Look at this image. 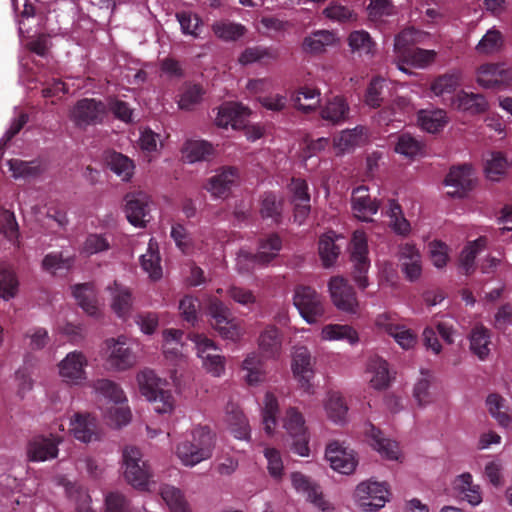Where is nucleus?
<instances>
[{
	"label": "nucleus",
	"mask_w": 512,
	"mask_h": 512,
	"mask_svg": "<svg viewBox=\"0 0 512 512\" xmlns=\"http://www.w3.org/2000/svg\"><path fill=\"white\" fill-rule=\"evenodd\" d=\"M183 159L188 163L208 161L214 153L211 143L205 140H187L182 149Z\"/></svg>",
	"instance_id": "c85d7f7f"
},
{
	"label": "nucleus",
	"mask_w": 512,
	"mask_h": 512,
	"mask_svg": "<svg viewBox=\"0 0 512 512\" xmlns=\"http://www.w3.org/2000/svg\"><path fill=\"white\" fill-rule=\"evenodd\" d=\"M351 206L355 217L364 222L372 221V216L379 210V202L372 199L366 186L353 189Z\"/></svg>",
	"instance_id": "4be33fe9"
},
{
	"label": "nucleus",
	"mask_w": 512,
	"mask_h": 512,
	"mask_svg": "<svg viewBox=\"0 0 512 512\" xmlns=\"http://www.w3.org/2000/svg\"><path fill=\"white\" fill-rule=\"evenodd\" d=\"M112 297V310L120 317L125 318L132 307V296L128 288L119 285L116 281L109 287Z\"/></svg>",
	"instance_id": "e433bc0d"
},
{
	"label": "nucleus",
	"mask_w": 512,
	"mask_h": 512,
	"mask_svg": "<svg viewBox=\"0 0 512 512\" xmlns=\"http://www.w3.org/2000/svg\"><path fill=\"white\" fill-rule=\"evenodd\" d=\"M211 326L224 339L237 340L240 337L239 328L232 317L229 308L218 298H211L208 305Z\"/></svg>",
	"instance_id": "0eeeda50"
},
{
	"label": "nucleus",
	"mask_w": 512,
	"mask_h": 512,
	"mask_svg": "<svg viewBox=\"0 0 512 512\" xmlns=\"http://www.w3.org/2000/svg\"><path fill=\"white\" fill-rule=\"evenodd\" d=\"M87 358L82 352L73 351L59 363V373L63 380L71 384H80L86 379Z\"/></svg>",
	"instance_id": "a211bd4d"
},
{
	"label": "nucleus",
	"mask_w": 512,
	"mask_h": 512,
	"mask_svg": "<svg viewBox=\"0 0 512 512\" xmlns=\"http://www.w3.org/2000/svg\"><path fill=\"white\" fill-rule=\"evenodd\" d=\"M259 348L266 357H275L281 350V333L275 326L267 327L259 336Z\"/></svg>",
	"instance_id": "37998d69"
},
{
	"label": "nucleus",
	"mask_w": 512,
	"mask_h": 512,
	"mask_svg": "<svg viewBox=\"0 0 512 512\" xmlns=\"http://www.w3.org/2000/svg\"><path fill=\"white\" fill-rule=\"evenodd\" d=\"M160 254L157 242L150 240L147 252L140 257L141 267L153 280L162 277V268L160 265Z\"/></svg>",
	"instance_id": "ea45409f"
},
{
	"label": "nucleus",
	"mask_w": 512,
	"mask_h": 512,
	"mask_svg": "<svg viewBox=\"0 0 512 512\" xmlns=\"http://www.w3.org/2000/svg\"><path fill=\"white\" fill-rule=\"evenodd\" d=\"M104 160L106 166L123 181H129L132 178L135 165L126 155L113 150L107 151Z\"/></svg>",
	"instance_id": "bb28decb"
},
{
	"label": "nucleus",
	"mask_w": 512,
	"mask_h": 512,
	"mask_svg": "<svg viewBox=\"0 0 512 512\" xmlns=\"http://www.w3.org/2000/svg\"><path fill=\"white\" fill-rule=\"evenodd\" d=\"M318 249L323 266L326 268L335 264L341 252L340 247L335 244V239L329 234L320 237Z\"/></svg>",
	"instance_id": "864d4df0"
},
{
	"label": "nucleus",
	"mask_w": 512,
	"mask_h": 512,
	"mask_svg": "<svg viewBox=\"0 0 512 512\" xmlns=\"http://www.w3.org/2000/svg\"><path fill=\"white\" fill-rule=\"evenodd\" d=\"M283 200L278 199L275 193L267 192L263 195L260 206V215L264 220H271L273 224L282 222Z\"/></svg>",
	"instance_id": "58836bf2"
},
{
	"label": "nucleus",
	"mask_w": 512,
	"mask_h": 512,
	"mask_svg": "<svg viewBox=\"0 0 512 512\" xmlns=\"http://www.w3.org/2000/svg\"><path fill=\"white\" fill-rule=\"evenodd\" d=\"M74 261V256H65L62 252H51L43 258L42 267L51 273L62 270L68 271L72 268Z\"/></svg>",
	"instance_id": "4d7b16f0"
},
{
	"label": "nucleus",
	"mask_w": 512,
	"mask_h": 512,
	"mask_svg": "<svg viewBox=\"0 0 512 512\" xmlns=\"http://www.w3.org/2000/svg\"><path fill=\"white\" fill-rule=\"evenodd\" d=\"M279 411L278 401L273 393L267 392L264 398V407L262 409V422L267 435H272L277 425V415Z\"/></svg>",
	"instance_id": "09e8293b"
},
{
	"label": "nucleus",
	"mask_w": 512,
	"mask_h": 512,
	"mask_svg": "<svg viewBox=\"0 0 512 512\" xmlns=\"http://www.w3.org/2000/svg\"><path fill=\"white\" fill-rule=\"evenodd\" d=\"M60 437L53 434L33 436L27 443V459L31 462H44L58 456Z\"/></svg>",
	"instance_id": "ddd939ff"
},
{
	"label": "nucleus",
	"mask_w": 512,
	"mask_h": 512,
	"mask_svg": "<svg viewBox=\"0 0 512 512\" xmlns=\"http://www.w3.org/2000/svg\"><path fill=\"white\" fill-rule=\"evenodd\" d=\"M176 18L180 24L184 35H191L194 38L199 37L198 28L203 24L202 19L197 14L182 11L176 13Z\"/></svg>",
	"instance_id": "338daca9"
},
{
	"label": "nucleus",
	"mask_w": 512,
	"mask_h": 512,
	"mask_svg": "<svg viewBox=\"0 0 512 512\" xmlns=\"http://www.w3.org/2000/svg\"><path fill=\"white\" fill-rule=\"evenodd\" d=\"M334 34L328 30H317L305 37L302 48L306 53L319 54L325 51L326 46L333 44Z\"/></svg>",
	"instance_id": "79ce46f5"
},
{
	"label": "nucleus",
	"mask_w": 512,
	"mask_h": 512,
	"mask_svg": "<svg viewBox=\"0 0 512 512\" xmlns=\"http://www.w3.org/2000/svg\"><path fill=\"white\" fill-rule=\"evenodd\" d=\"M139 391L159 414L171 413L175 399L172 392L162 387L163 383L152 370H143L137 375Z\"/></svg>",
	"instance_id": "7ed1b4c3"
},
{
	"label": "nucleus",
	"mask_w": 512,
	"mask_h": 512,
	"mask_svg": "<svg viewBox=\"0 0 512 512\" xmlns=\"http://www.w3.org/2000/svg\"><path fill=\"white\" fill-rule=\"evenodd\" d=\"M226 414L227 422L234 437L240 440L247 439L249 436V425L240 408L233 403H229L226 407Z\"/></svg>",
	"instance_id": "4c0bfd02"
},
{
	"label": "nucleus",
	"mask_w": 512,
	"mask_h": 512,
	"mask_svg": "<svg viewBox=\"0 0 512 512\" xmlns=\"http://www.w3.org/2000/svg\"><path fill=\"white\" fill-rule=\"evenodd\" d=\"M19 281L14 269L0 264V297L4 300L14 298L18 293Z\"/></svg>",
	"instance_id": "c03bdc74"
},
{
	"label": "nucleus",
	"mask_w": 512,
	"mask_h": 512,
	"mask_svg": "<svg viewBox=\"0 0 512 512\" xmlns=\"http://www.w3.org/2000/svg\"><path fill=\"white\" fill-rule=\"evenodd\" d=\"M96 427L95 418L88 414L76 413L70 420V431L77 440L85 443L97 439Z\"/></svg>",
	"instance_id": "a878e982"
},
{
	"label": "nucleus",
	"mask_w": 512,
	"mask_h": 512,
	"mask_svg": "<svg viewBox=\"0 0 512 512\" xmlns=\"http://www.w3.org/2000/svg\"><path fill=\"white\" fill-rule=\"evenodd\" d=\"M292 371L304 392L312 394L313 385L311 380L314 377V361L306 347L295 348L292 357Z\"/></svg>",
	"instance_id": "4468645a"
},
{
	"label": "nucleus",
	"mask_w": 512,
	"mask_h": 512,
	"mask_svg": "<svg viewBox=\"0 0 512 512\" xmlns=\"http://www.w3.org/2000/svg\"><path fill=\"white\" fill-rule=\"evenodd\" d=\"M460 85L458 73H446L437 77L431 84V91L436 96L452 94Z\"/></svg>",
	"instance_id": "052dcab7"
},
{
	"label": "nucleus",
	"mask_w": 512,
	"mask_h": 512,
	"mask_svg": "<svg viewBox=\"0 0 512 512\" xmlns=\"http://www.w3.org/2000/svg\"><path fill=\"white\" fill-rule=\"evenodd\" d=\"M444 184L451 197H464L473 188L472 169L469 165L452 167L445 177Z\"/></svg>",
	"instance_id": "f3484780"
},
{
	"label": "nucleus",
	"mask_w": 512,
	"mask_h": 512,
	"mask_svg": "<svg viewBox=\"0 0 512 512\" xmlns=\"http://www.w3.org/2000/svg\"><path fill=\"white\" fill-rule=\"evenodd\" d=\"M211 29L214 35L224 42H235L242 38L247 32L244 25L229 20L215 21Z\"/></svg>",
	"instance_id": "72a5a7b5"
},
{
	"label": "nucleus",
	"mask_w": 512,
	"mask_h": 512,
	"mask_svg": "<svg viewBox=\"0 0 512 512\" xmlns=\"http://www.w3.org/2000/svg\"><path fill=\"white\" fill-rule=\"evenodd\" d=\"M355 497L363 511H377L388 501L389 490L385 482H361L356 487Z\"/></svg>",
	"instance_id": "9d476101"
},
{
	"label": "nucleus",
	"mask_w": 512,
	"mask_h": 512,
	"mask_svg": "<svg viewBox=\"0 0 512 512\" xmlns=\"http://www.w3.org/2000/svg\"><path fill=\"white\" fill-rule=\"evenodd\" d=\"M282 249V239L276 233H271L259 240L258 252L249 255L255 264L267 265L273 261Z\"/></svg>",
	"instance_id": "b1692460"
},
{
	"label": "nucleus",
	"mask_w": 512,
	"mask_h": 512,
	"mask_svg": "<svg viewBox=\"0 0 512 512\" xmlns=\"http://www.w3.org/2000/svg\"><path fill=\"white\" fill-rule=\"evenodd\" d=\"M107 115L104 102L94 98H83L76 102L71 111V120L79 128L101 124Z\"/></svg>",
	"instance_id": "6e6552de"
},
{
	"label": "nucleus",
	"mask_w": 512,
	"mask_h": 512,
	"mask_svg": "<svg viewBox=\"0 0 512 512\" xmlns=\"http://www.w3.org/2000/svg\"><path fill=\"white\" fill-rule=\"evenodd\" d=\"M73 296L77 300L79 306L91 316H95L98 313V307L96 303V295L93 289V285L90 283L78 284L73 288Z\"/></svg>",
	"instance_id": "a19ab883"
},
{
	"label": "nucleus",
	"mask_w": 512,
	"mask_h": 512,
	"mask_svg": "<svg viewBox=\"0 0 512 512\" xmlns=\"http://www.w3.org/2000/svg\"><path fill=\"white\" fill-rule=\"evenodd\" d=\"M350 276L357 287L364 291L369 286L368 272L371 266L366 233L356 230L348 246Z\"/></svg>",
	"instance_id": "f03ea898"
},
{
	"label": "nucleus",
	"mask_w": 512,
	"mask_h": 512,
	"mask_svg": "<svg viewBox=\"0 0 512 512\" xmlns=\"http://www.w3.org/2000/svg\"><path fill=\"white\" fill-rule=\"evenodd\" d=\"M328 417L335 423H343L348 412L347 404L338 392L329 393L325 403Z\"/></svg>",
	"instance_id": "5fc2aeb1"
},
{
	"label": "nucleus",
	"mask_w": 512,
	"mask_h": 512,
	"mask_svg": "<svg viewBox=\"0 0 512 512\" xmlns=\"http://www.w3.org/2000/svg\"><path fill=\"white\" fill-rule=\"evenodd\" d=\"M348 45L352 52L358 54H370L374 48V42L370 34L364 30L353 31L348 36Z\"/></svg>",
	"instance_id": "680f3d73"
},
{
	"label": "nucleus",
	"mask_w": 512,
	"mask_h": 512,
	"mask_svg": "<svg viewBox=\"0 0 512 512\" xmlns=\"http://www.w3.org/2000/svg\"><path fill=\"white\" fill-rule=\"evenodd\" d=\"M325 457L331 468L341 474H351L357 465L354 451L344 447L338 441L330 442L327 445Z\"/></svg>",
	"instance_id": "dca6fc26"
},
{
	"label": "nucleus",
	"mask_w": 512,
	"mask_h": 512,
	"mask_svg": "<svg viewBox=\"0 0 512 512\" xmlns=\"http://www.w3.org/2000/svg\"><path fill=\"white\" fill-rule=\"evenodd\" d=\"M435 58L436 52L434 50L414 47L410 51L405 52V56L398 60L397 66L402 71H406L403 66L404 64L411 65L415 68H426L434 62Z\"/></svg>",
	"instance_id": "473e14b6"
},
{
	"label": "nucleus",
	"mask_w": 512,
	"mask_h": 512,
	"mask_svg": "<svg viewBox=\"0 0 512 512\" xmlns=\"http://www.w3.org/2000/svg\"><path fill=\"white\" fill-rule=\"evenodd\" d=\"M477 82L487 89H505L512 83V72L504 63H487L478 68Z\"/></svg>",
	"instance_id": "f8f14e48"
},
{
	"label": "nucleus",
	"mask_w": 512,
	"mask_h": 512,
	"mask_svg": "<svg viewBox=\"0 0 512 512\" xmlns=\"http://www.w3.org/2000/svg\"><path fill=\"white\" fill-rule=\"evenodd\" d=\"M293 301L302 318L310 324L318 322L325 314L322 296L310 286H296Z\"/></svg>",
	"instance_id": "39448f33"
},
{
	"label": "nucleus",
	"mask_w": 512,
	"mask_h": 512,
	"mask_svg": "<svg viewBox=\"0 0 512 512\" xmlns=\"http://www.w3.org/2000/svg\"><path fill=\"white\" fill-rule=\"evenodd\" d=\"M247 115V108L239 103L226 102L219 107L216 124L219 127L231 126L237 128L243 122V117Z\"/></svg>",
	"instance_id": "cd10ccee"
},
{
	"label": "nucleus",
	"mask_w": 512,
	"mask_h": 512,
	"mask_svg": "<svg viewBox=\"0 0 512 512\" xmlns=\"http://www.w3.org/2000/svg\"><path fill=\"white\" fill-rule=\"evenodd\" d=\"M284 428L292 439L291 450L300 456H308L310 449L305 420L296 408L290 407L286 411Z\"/></svg>",
	"instance_id": "1a4fd4ad"
},
{
	"label": "nucleus",
	"mask_w": 512,
	"mask_h": 512,
	"mask_svg": "<svg viewBox=\"0 0 512 512\" xmlns=\"http://www.w3.org/2000/svg\"><path fill=\"white\" fill-rule=\"evenodd\" d=\"M457 106L470 115H479L485 113L489 105L484 95L461 91L457 95Z\"/></svg>",
	"instance_id": "2f4dec72"
},
{
	"label": "nucleus",
	"mask_w": 512,
	"mask_h": 512,
	"mask_svg": "<svg viewBox=\"0 0 512 512\" xmlns=\"http://www.w3.org/2000/svg\"><path fill=\"white\" fill-rule=\"evenodd\" d=\"M418 118L422 129L429 133L439 132L447 123L446 112L441 109L422 110Z\"/></svg>",
	"instance_id": "de8ad7c7"
},
{
	"label": "nucleus",
	"mask_w": 512,
	"mask_h": 512,
	"mask_svg": "<svg viewBox=\"0 0 512 512\" xmlns=\"http://www.w3.org/2000/svg\"><path fill=\"white\" fill-rule=\"evenodd\" d=\"M368 370L373 373L370 383L373 388L382 390L388 387L390 375L388 363L379 357L371 358L368 364Z\"/></svg>",
	"instance_id": "a18cd8bd"
},
{
	"label": "nucleus",
	"mask_w": 512,
	"mask_h": 512,
	"mask_svg": "<svg viewBox=\"0 0 512 512\" xmlns=\"http://www.w3.org/2000/svg\"><path fill=\"white\" fill-rule=\"evenodd\" d=\"M122 458L126 481L137 489H148L151 478L150 467L142 459L140 450L134 446H127L123 450Z\"/></svg>",
	"instance_id": "20e7f679"
},
{
	"label": "nucleus",
	"mask_w": 512,
	"mask_h": 512,
	"mask_svg": "<svg viewBox=\"0 0 512 512\" xmlns=\"http://www.w3.org/2000/svg\"><path fill=\"white\" fill-rule=\"evenodd\" d=\"M149 197L143 192L126 196L125 213L127 220L136 227H145L149 221Z\"/></svg>",
	"instance_id": "aec40b11"
},
{
	"label": "nucleus",
	"mask_w": 512,
	"mask_h": 512,
	"mask_svg": "<svg viewBox=\"0 0 512 512\" xmlns=\"http://www.w3.org/2000/svg\"><path fill=\"white\" fill-rule=\"evenodd\" d=\"M332 303L345 313L356 315L360 312V302L354 287L343 276H333L328 283Z\"/></svg>",
	"instance_id": "423d86ee"
},
{
	"label": "nucleus",
	"mask_w": 512,
	"mask_h": 512,
	"mask_svg": "<svg viewBox=\"0 0 512 512\" xmlns=\"http://www.w3.org/2000/svg\"><path fill=\"white\" fill-rule=\"evenodd\" d=\"M66 493L75 506V512H94L91 508V497L87 490L77 484H68Z\"/></svg>",
	"instance_id": "6e6d98bb"
},
{
	"label": "nucleus",
	"mask_w": 512,
	"mask_h": 512,
	"mask_svg": "<svg viewBox=\"0 0 512 512\" xmlns=\"http://www.w3.org/2000/svg\"><path fill=\"white\" fill-rule=\"evenodd\" d=\"M160 495L165 503L169 506L171 512L187 507L183 493L180 489L174 486L163 485L160 488Z\"/></svg>",
	"instance_id": "69168bd1"
},
{
	"label": "nucleus",
	"mask_w": 512,
	"mask_h": 512,
	"mask_svg": "<svg viewBox=\"0 0 512 512\" xmlns=\"http://www.w3.org/2000/svg\"><path fill=\"white\" fill-rule=\"evenodd\" d=\"M215 446V435L209 427L199 426L193 429L191 439L178 444L176 454L185 466H195L209 459Z\"/></svg>",
	"instance_id": "f257e3e1"
},
{
	"label": "nucleus",
	"mask_w": 512,
	"mask_h": 512,
	"mask_svg": "<svg viewBox=\"0 0 512 512\" xmlns=\"http://www.w3.org/2000/svg\"><path fill=\"white\" fill-rule=\"evenodd\" d=\"M419 253L415 246L406 244L401 249V258L409 259L408 262H403V271L405 276L410 281L417 280L421 275V265L419 261Z\"/></svg>",
	"instance_id": "8fccbe9b"
},
{
	"label": "nucleus",
	"mask_w": 512,
	"mask_h": 512,
	"mask_svg": "<svg viewBox=\"0 0 512 512\" xmlns=\"http://www.w3.org/2000/svg\"><path fill=\"white\" fill-rule=\"evenodd\" d=\"M239 179V170L233 166L220 168L217 173L209 179L207 190L216 198H226L231 188Z\"/></svg>",
	"instance_id": "412c9836"
},
{
	"label": "nucleus",
	"mask_w": 512,
	"mask_h": 512,
	"mask_svg": "<svg viewBox=\"0 0 512 512\" xmlns=\"http://www.w3.org/2000/svg\"><path fill=\"white\" fill-rule=\"evenodd\" d=\"M321 334L325 340H347L350 344L358 341V333L349 325L329 324L323 327Z\"/></svg>",
	"instance_id": "3c124183"
},
{
	"label": "nucleus",
	"mask_w": 512,
	"mask_h": 512,
	"mask_svg": "<svg viewBox=\"0 0 512 512\" xmlns=\"http://www.w3.org/2000/svg\"><path fill=\"white\" fill-rule=\"evenodd\" d=\"M453 489L472 506H476L482 501L480 488L478 485L473 484L470 473H463L457 476L453 481Z\"/></svg>",
	"instance_id": "c756f323"
},
{
	"label": "nucleus",
	"mask_w": 512,
	"mask_h": 512,
	"mask_svg": "<svg viewBox=\"0 0 512 512\" xmlns=\"http://www.w3.org/2000/svg\"><path fill=\"white\" fill-rule=\"evenodd\" d=\"M205 91L201 85L186 84L180 94L178 101L179 108L182 110H192L203 98Z\"/></svg>",
	"instance_id": "13d9d810"
},
{
	"label": "nucleus",
	"mask_w": 512,
	"mask_h": 512,
	"mask_svg": "<svg viewBox=\"0 0 512 512\" xmlns=\"http://www.w3.org/2000/svg\"><path fill=\"white\" fill-rule=\"evenodd\" d=\"M470 349L480 359L484 360L490 353L491 333L483 325L475 326L469 335Z\"/></svg>",
	"instance_id": "7c9ffc66"
},
{
	"label": "nucleus",
	"mask_w": 512,
	"mask_h": 512,
	"mask_svg": "<svg viewBox=\"0 0 512 512\" xmlns=\"http://www.w3.org/2000/svg\"><path fill=\"white\" fill-rule=\"evenodd\" d=\"M197 355L202 359L203 366L213 376H220L225 370L224 358L218 353L215 343L205 335H191Z\"/></svg>",
	"instance_id": "9b49d317"
},
{
	"label": "nucleus",
	"mask_w": 512,
	"mask_h": 512,
	"mask_svg": "<svg viewBox=\"0 0 512 512\" xmlns=\"http://www.w3.org/2000/svg\"><path fill=\"white\" fill-rule=\"evenodd\" d=\"M293 487L307 496V500L322 511L330 509L329 503L324 499L321 487L301 472L291 474Z\"/></svg>",
	"instance_id": "5701e85b"
},
{
	"label": "nucleus",
	"mask_w": 512,
	"mask_h": 512,
	"mask_svg": "<svg viewBox=\"0 0 512 512\" xmlns=\"http://www.w3.org/2000/svg\"><path fill=\"white\" fill-rule=\"evenodd\" d=\"M395 151L405 157L414 158L425 152V144L409 133H403L398 137Z\"/></svg>",
	"instance_id": "49530a36"
},
{
	"label": "nucleus",
	"mask_w": 512,
	"mask_h": 512,
	"mask_svg": "<svg viewBox=\"0 0 512 512\" xmlns=\"http://www.w3.org/2000/svg\"><path fill=\"white\" fill-rule=\"evenodd\" d=\"M504 44V39L500 31L489 29L476 46L481 54H492L498 52Z\"/></svg>",
	"instance_id": "e2e57ef3"
},
{
	"label": "nucleus",
	"mask_w": 512,
	"mask_h": 512,
	"mask_svg": "<svg viewBox=\"0 0 512 512\" xmlns=\"http://www.w3.org/2000/svg\"><path fill=\"white\" fill-rule=\"evenodd\" d=\"M292 100L298 110L308 113L320 102V91L316 88L302 87L292 96Z\"/></svg>",
	"instance_id": "603ef678"
},
{
	"label": "nucleus",
	"mask_w": 512,
	"mask_h": 512,
	"mask_svg": "<svg viewBox=\"0 0 512 512\" xmlns=\"http://www.w3.org/2000/svg\"><path fill=\"white\" fill-rule=\"evenodd\" d=\"M485 238L469 242L461 251L459 257V269L465 275H470L475 271V259L485 246Z\"/></svg>",
	"instance_id": "c9c22d12"
},
{
	"label": "nucleus",
	"mask_w": 512,
	"mask_h": 512,
	"mask_svg": "<svg viewBox=\"0 0 512 512\" xmlns=\"http://www.w3.org/2000/svg\"><path fill=\"white\" fill-rule=\"evenodd\" d=\"M95 390L114 404H122L127 401L121 387L108 379H100L95 382Z\"/></svg>",
	"instance_id": "bf43d9fd"
},
{
	"label": "nucleus",
	"mask_w": 512,
	"mask_h": 512,
	"mask_svg": "<svg viewBox=\"0 0 512 512\" xmlns=\"http://www.w3.org/2000/svg\"><path fill=\"white\" fill-rule=\"evenodd\" d=\"M375 324L378 328L392 336L403 349L408 350L416 344V335L405 326L395 323L394 318L389 314L383 313L378 315Z\"/></svg>",
	"instance_id": "6ab92c4d"
},
{
	"label": "nucleus",
	"mask_w": 512,
	"mask_h": 512,
	"mask_svg": "<svg viewBox=\"0 0 512 512\" xmlns=\"http://www.w3.org/2000/svg\"><path fill=\"white\" fill-rule=\"evenodd\" d=\"M198 309L199 301L197 298L186 295L180 300L179 310L181 316L183 320L191 326H194L198 321Z\"/></svg>",
	"instance_id": "774afa93"
},
{
	"label": "nucleus",
	"mask_w": 512,
	"mask_h": 512,
	"mask_svg": "<svg viewBox=\"0 0 512 512\" xmlns=\"http://www.w3.org/2000/svg\"><path fill=\"white\" fill-rule=\"evenodd\" d=\"M418 31L414 28H408L401 31L395 38L394 51L396 53L397 60H400L405 56L406 51H410L414 48L416 36Z\"/></svg>",
	"instance_id": "0e129e2a"
},
{
	"label": "nucleus",
	"mask_w": 512,
	"mask_h": 512,
	"mask_svg": "<svg viewBox=\"0 0 512 512\" xmlns=\"http://www.w3.org/2000/svg\"><path fill=\"white\" fill-rule=\"evenodd\" d=\"M107 346L110 351L107 362L111 368L124 371L135 365L136 355L124 336L107 340Z\"/></svg>",
	"instance_id": "2eb2a0df"
},
{
	"label": "nucleus",
	"mask_w": 512,
	"mask_h": 512,
	"mask_svg": "<svg viewBox=\"0 0 512 512\" xmlns=\"http://www.w3.org/2000/svg\"><path fill=\"white\" fill-rule=\"evenodd\" d=\"M370 436L372 438V446L383 457L389 460H397L399 457V446L396 441L385 438L383 432L371 425Z\"/></svg>",
	"instance_id": "f704fd0d"
},
{
	"label": "nucleus",
	"mask_w": 512,
	"mask_h": 512,
	"mask_svg": "<svg viewBox=\"0 0 512 512\" xmlns=\"http://www.w3.org/2000/svg\"><path fill=\"white\" fill-rule=\"evenodd\" d=\"M350 108L341 96L329 99L321 108V118L333 125H339L348 119Z\"/></svg>",
	"instance_id": "393cba45"
}]
</instances>
